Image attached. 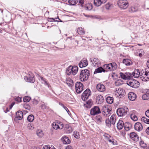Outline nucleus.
<instances>
[{
	"instance_id": "obj_30",
	"label": "nucleus",
	"mask_w": 149,
	"mask_h": 149,
	"mask_svg": "<svg viewBox=\"0 0 149 149\" xmlns=\"http://www.w3.org/2000/svg\"><path fill=\"white\" fill-rule=\"evenodd\" d=\"M105 3L102 0H94V5L97 6H100L102 4Z\"/></svg>"
},
{
	"instance_id": "obj_49",
	"label": "nucleus",
	"mask_w": 149,
	"mask_h": 149,
	"mask_svg": "<svg viewBox=\"0 0 149 149\" xmlns=\"http://www.w3.org/2000/svg\"><path fill=\"white\" fill-rule=\"evenodd\" d=\"M120 75L122 79L124 80L127 79L125 73L120 72Z\"/></svg>"
},
{
	"instance_id": "obj_13",
	"label": "nucleus",
	"mask_w": 149,
	"mask_h": 149,
	"mask_svg": "<svg viewBox=\"0 0 149 149\" xmlns=\"http://www.w3.org/2000/svg\"><path fill=\"white\" fill-rule=\"evenodd\" d=\"M142 71L140 72L139 69H135L134 72H132V77H134L135 78H137L139 77H140L141 75V73Z\"/></svg>"
},
{
	"instance_id": "obj_43",
	"label": "nucleus",
	"mask_w": 149,
	"mask_h": 149,
	"mask_svg": "<svg viewBox=\"0 0 149 149\" xmlns=\"http://www.w3.org/2000/svg\"><path fill=\"white\" fill-rule=\"evenodd\" d=\"M127 79H130L132 77V73L130 72H125V73Z\"/></svg>"
},
{
	"instance_id": "obj_24",
	"label": "nucleus",
	"mask_w": 149,
	"mask_h": 149,
	"mask_svg": "<svg viewBox=\"0 0 149 149\" xmlns=\"http://www.w3.org/2000/svg\"><path fill=\"white\" fill-rule=\"evenodd\" d=\"M123 62L127 66L131 65L132 64V61L131 60L127 58L123 59Z\"/></svg>"
},
{
	"instance_id": "obj_34",
	"label": "nucleus",
	"mask_w": 149,
	"mask_h": 149,
	"mask_svg": "<svg viewBox=\"0 0 149 149\" xmlns=\"http://www.w3.org/2000/svg\"><path fill=\"white\" fill-rule=\"evenodd\" d=\"M116 119V116L115 115H112L110 119L112 124L114 125L115 124Z\"/></svg>"
},
{
	"instance_id": "obj_46",
	"label": "nucleus",
	"mask_w": 149,
	"mask_h": 149,
	"mask_svg": "<svg viewBox=\"0 0 149 149\" xmlns=\"http://www.w3.org/2000/svg\"><path fill=\"white\" fill-rule=\"evenodd\" d=\"M139 144L141 147L145 148L146 147V143L143 141H141L139 142Z\"/></svg>"
},
{
	"instance_id": "obj_62",
	"label": "nucleus",
	"mask_w": 149,
	"mask_h": 149,
	"mask_svg": "<svg viewBox=\"0 0 149 149\" xmlns=\"http://www.w3.org/2000/svg\"><path fill=\"white\" fill-rule=\"evenodd\" d=\"M145 115L146 116L149 118V109L146 111L145 112Z\"/></svg>"
},
{
	"instance_id": "obj_59",
	"label": "nucleus",
	"mask_w": 149,
	"mask_h": 149,
	"mask_svg": "<svg viewBox=\"0 0 149 149\" xmlns=\"http://www.w3.org/2000/svg\"><path fill=\"white\" fill-rule=\"evenodd\" d=\"M111 6V4L109 3H108L106 4L105 6L107 10H109L110 9V8Z\"/></svg>"
},
{
	"instance_id": "obj_4",
	"label": "nucleus",
	"mask_w": 149,
	"mask_h": 149,
	"mask_svg": "<svg viewBox=\"0 0 149 149\" xmlns=\"http://www.w3.org/2000/svg\"><path fill=\"white\" fill-rule=\"evenodd\" d=\"M25 81L28 82L33 83L35 81L34 75L31 72H29L26 76L24 77Z\"/></svg>"
},
{
	"instance_id": "obj_39",
	"label": "nucleus",
	"mask_w": 149,
	"mask_h": 149,
	"mask_svg": "<svg viewBox=\"0 0 149 149\" xmlns=\"http://www.w3.org/2000/svg\"><path fill=\"white\" fill-rule=\"evenodd\" d=\"M34 118V116L32 114H31L28 116L27 119L29 122H32Z\"/></svg>"
},
{
	"instance_id": "obj_32",
	"label": "nucleus",
	"mask_w": 149,
	"mask_h": 149,
	"mask_svg": "<svg viewBox=\"0 0 149 149\" xmlns=\"http://www.w3.org/2000/svg\"><path fill=\"white\" fill-rule=\"evenodd\" d=\"M144 54V52L143 49H139L137 50L136 54V56H139V57H142Z\"/></svg>"
},
{
	"instance_id": "obj_29",
	"label": "nucleus",
	"mask_w": 149,
	"mask_h": 149,
	"mask_svg": "<svg viewBox=\"0 0 149 149\" xmlns=\"http://www.w3.org/2000/svg\"><path fill=\"white\" fill-rule=\"evenodd\" d=\"M66 84L70 87H72L74 85L73 80L70 78H67L66 80Z\"/></svg>"
},
{
	"instance_id": "obj_28",
	"label": "nucleus",
	"mask_w": 149,
	"mask_h": 149,
	"mask_svg": "<svg viewBox=\"0 0 149 149\" xmlns=\"http://www.w3.org/2000/svg\"><path fill=\"white\" fill-rule=\"evenodd\" d=\"M61 139L63 143L64 144H68L70 142V140L66 136L62 137Z\"/></svg>"
},
{
	"instance_id": "obj_14",
	"label": "nucleus",
	"mask_w": 149,
	"mask_h": 149,
	"mask_svg": "<svg viewBox=\"0 0 149 149\" xmlns=\"http://www.w3.org/2000/svg\"><path fill=\"white\" fill-rule=\"evenodd\" d=\"M134 128L138 132H140L142 130L143 127L141 123L137 122L134 124Z\"/></svg>"
},
{
	"instance_id": "obj_16",
	"label": "nucleus",
	"mask_w": 149,
	"mask_h": 149,
	"mask_svg": "<svg viewBox=\"0 0 149 149\" xmlns=\"http://www.w3.org/2000/svg\"><path fill=\"white\" fill-rule=\"evenodd\" d=\"M137 112L135 110H133L130 112V118L134 121H136L138 120L136 116Z\"/></svg>"
},
{
	"instance_id": "obj_19",
	"label": "nucleus",
	"mask_w": 149,
	"mask_h": 149,
	"mask_svg": "<svg viewBox=\"0 0 149 149\" xmlns=\"http://www.w3.org/2000/svg\"><path fill=\"white\" fill-rule=\"evenodd\" d=\"M88 65L87 60L85 58H83L79 64V66L80 68L85 67Z\"/></svg>"
},
{
	"instance_id": "obj_20",
	"label": "nucleus",
	"mask_w": 149,
	"mask_h": 149,
	"mask_svg": "<svg viewBox=\"0 0 149 149\" xmlns=\"http://www.w3.org/2000/svg\"><path fill=\"white\" fill-rule=\"evenodd\" d=\"M97 89L100 92H103L105 90V88L104 85L101 84H98L96 86Z\"/></svg>"
},
{
	"instance_id": "obj_27",
	"label": "nucleus",
	"mask_w": 149,
	"mask_h": 149,
	"mask_svg": "<svg viewBox=\"0 0 149 149\" xmlns=\"http://www.w3.org/2000/svg\"><path fill=\"white\" fill-rule=\"evenodd\" d=\"M102 72H105V70L103 67H100L95 69L94 73L95 74L98 73H101Z\"/></svg>"
},
{
	"instance_id": "obj_5",
	"label": "nucleus",
	"mask_w": 149,
	"mask_h": 149,
	"mask_svg": "<svg viewBox=\"0 0 149 149\" xmlns=\"http://www.w3.org/2000/svg\"><path fill=\"white\" fill-rule=\"evenodd\" d=\"M127 84L130 87L134 88H137L140 85V83L136 80H129L127 81Z\"/></svg>"
},
{
	"instance_id": "obj_31",
	"label": "nucleus",
	"mask_w": 149,
	"mask_h": 149,
	"mask_svg": "<svg viewBox=\"0 0 149 149\" xmlns=\"http://www.w3.org/2000/svg\"><path fill=\"white\" fill-rule=\"evenodd\" d=\"M124 128L126 131L129 130L131 127V124L129 123H125L124 124Z\"/></svg>"
},
{
	"instance_id": "obj_55",
	"label": "nucleus",
	"mask_w": 149,
	"mask_h": 149,
	"mask_svg": "<svg viewBox=\"0 0 149 149\" xmlns=\"http://www.w3.org/2000/svg\"><path fill=\"white\" fill-rule=\"evenodd\" d=\"M41 108L42 109H48L49 107H47L46 105L45 104H42L40 106Z\"/></svg>"
},
{
	"instance_id": "obj_21",
	"label": "nucleus",
	"mask_w": 149,
	"mask_h": 149,
	"mask_svg": "<svg viewBox=\"0 0 149 149\" xmlns=\"http://www.w3.org/2000/svg\"><path fill=\"white\" fill-rule=\"evenodd\" d=\"M129 99L131 101L134 100L136 97V94L133 92H130L128 94Z\"/></svg>"
},
{
	"instance_id": "obj_12",
	"label": "nucleus",
	"mask_w": 149,
	"mask_h": 149,
	"mask_svg": "<svg viewBox=\"0 0 149 149\" xmlns=\"http://www.w3.org/2000/svg\"><path fill=\"white\" fill-rule=\"evenodd\" d=\"M125 93V91L121 88H116V90L115 91L116 95L118 96H120V97L124 95Z\"/></svg>"
},
{
	"instance_id": "obj_61",
	"label": "nucleus",
	"mask_w": 149,
	"mask_h": 149,
	"mask_svg": "<svg viewBox=\"0 0 149 149\" xmlns=\"http://www.w3.org/2000/svg\"><path fill=\"white\" fill-rule=\"evenodd\" d=\"M59 104L60 105L63 107L65 110L67 111V110H68V109L66 107H65L63 104L61 103H59Z\"/></svg>"
},
{
	"instance_id": "obj_40",
	"label": "nucleus",
	"mask_w": 149,
	"mask_h": 149,
	"mask_svg": "<svg viewBox=\"0 0 149 149\" xmlns=\"http://www.w3.org/2000/svg\"><path fill=\"white\" fill-rule=\"evenodd\" d=\"M92 5L89 3L87 4L86 6H85L84 8L86 10H90L92 9Z\"/></svg>"
},
{
	"instance_id": "obj_8",
	"label": "nucleus",
	"mask_w": 149,
	"mask_h": 149,
	"mask_svg": "<svg viewBox=\"0 0 149 149\" xmlns=\"http://www.w3.org/2000/svg\"><path fill=\"white\" fill-rule=\"evenodd\" d=\"M101 112L100 109L98 106L93 107L90 110V114L93 116L97 115Z\"/></svg>"
},
{
	"instance_id": "obj_10",
	"label": "nucleus",
	"mask_w": 149,
	"mask_h": 149,
	"mask_svg": "<svg viewBox=\"0 0 149 149\" xmlns=\"http://www.w3.org/2000/svg\"><path fill=\"white\" fill-rule=\"evenodd\" d=\"M141 75L140 76V78H141L142 81H146L147 79H149V74L148 72H147L146 71L144 72L143 70H142V72H141Z\"/></svg>"
},
{
	"instance_id": "obj_57",
	"label": "nucleus",
	"mask_w": 149,
	"mask_h": 149,
	"mask_svg": "<svg viewBox=\"0 0 149 149\" xmlns=\"http://www.w3.org/2000/svg\"><path fill=\"white\" fill-rule=\"evenodd\" d=\"M110 142L113 145H117V141L115 140L113 138L111 139V141H110Z\"/></svg>"
},
{
	"instance_id": "obj_41",
	"label": "nucleus",
	"mask_w": 149,
	"mask_h": 149,
	"mask_svg": "<svg viewBox=\"0 0 149 149\" xmlns=\"http://www.w3.org/2000/svg\"><path fill=\"white\" fill-rule=\"evenodd\" d=\"M96 120L97 122L98 123H100L102 121L103 119L101 116H96Z\"/></svg>"
},
{
	"instance_id": "obj_17",
	"label": "nucleus",
	"mask_w": 149,
	"mask_h": 149,
	"mask_svg": "<svg viewBox=\"0 0 149 149\" xmlns=\"http://www.w3.org/2000/svg\"><path fill=\"white\" fill-rule=\"evenodd\" d=\"M23 117V113L21 111H19L16 113L15 120H20Z\"/></svg>"
},
{
	"instance_id": "obj_11",
	"label": "nucleus",
	"mask_w": 149,
	"mask_h": 149,
	"mask_svg": "<svg viewBox=\"0 0 149 149\" xmlns=\"http://www.w3.org/2000/svg\"><path fill=\"white\" fill-rule=\"evenodd\" d=\"M102 114L107 117H109L110 115V112L111 110L109 109L107 107L104 106L103 107Z\"/></svg>"
},
{
	"instance_id": "obj_47",
	"label": "nucleus",
	"mask_w": 149,
	"mask_h": 149,
	"mask_svg": "<svg viewBox=\"0 0 149 149\" xmlns=\"http://www.w3.org/2000/svg\"><path fill=\"white\" fill-rule=\"evenodd\" d=\"M31 98L30 97L26 96L24 97L23 98V101L25 102H28L30 101Z\"/></svg>"
},
{
	"instance_id": "obj_33",
	"label": "nucleus",
	"mask_w": 149,
	"mask_h": 149,
	"mask_svg": "<svg viewBox=\"0 0 149 149\" xmlns=\"http://www.w3.org/2000/svg\"><path fill=\"white\" fill-rule=\"evenodd\" d=\"M138 8L136 7L132 6L130 7L128 9L129 11L131 13L135 12L137 11Z\"/></svg>"
},
{
	"instance_id": "obj_56",
	"label": "nucleus",
	"mask_w": 149,
	"mask_h": 149,
	"mask_svg": "<svg viewBox=\"0 0 149 149\" xmlns=\"http://www.w3.org/2000/svg\"><path fill=\"white\" fill-rule=\"evenodd\" d=\"M53 148V146L50 145H47L45 146V147L44 148L45 149H51L52 148Z\"/></svg>"
},
{
	"instance_id": "obj_58",
	"label": "nucleus",
	"mask_w": 149,
	"mask_h": 149,
	"mask_svg": "<svg viewBox=\"0 0 149 149\" xmlns=\"http://www.w3.org/2000/svg\"><path fill=\"white\" fill-rule=\"evenodd\" d=\"M74 137L77 139H78L80 138V135H79L78 132H74Z\"/></svg>"
},
{
	"instance_id": "obj_36",
	"label": "nucleus",
	"mask_w": 149,
	"mask_h": 149,
	"mask_svg": "<svg viewBox=\"0 0 149 149\" xmlns=\"http://www.w3.org/2000/svg\"><path fill=\"white\" fill-rule=\"evenodd\" d=\"M36 134L40 137H41L44 135L42 130H38L36 132Z\"/></svg>"
},
{
	"instance_id": "obj_18",
	"label": "nucleus",
	"mask_w": 149,
	"mask_h": 149,
	"mask_svg": "<svg viewBox=\"0 0 149 149\" xmlns=\"http://www.w3.org/2000/svg\"><path fill=\"white\" fill-rule=\"evenodd\" d=\"M104 98L101 95H98L96 97V102L98 104H101L104 101Z\"/></svg>"
},
{
	"instance_id": "obj_1",
	"label": "nucleus",
	"mask_w": 149,
	"mask_h": 149,
	"mask_svg": "<svg viewBox=\"0 0 149 149\" xmlns=\"http://www.w3.org/2000/svg\"><path fill=\"white\" fill-rule=\"evenodd\" d=\"M117 65L115 63H112L106 64L103 66L104 69L105 70V72L109 71H114L117 68Z\"/></svg>"
},
{
	"instance_id": "obj_22",
	"label": "nucleus",
	"mask_w": 149,
	"mask_h": 149,
	"mask_svg": "<svg viewBox=\"0 0 149 149\" xmlns=\"http://www.w3.org/2000/svg\"><path fill=\"white\" fill-rule=\"evenodd\" d=\"M60 126H59L56 123H53L52 125L53 128L55 130H57L58 129H62L63 127L62 123H61L60 122Z\"/></svg>"
},
{
	"instance_id": "obj_53",
	"label": "nucleus",
	"mask_w": 149,
	"mask_h": 149,
	"mask_svg": "<svg viewBox=\"0 0 149 149\" xmlns=\"http://www.w3.org/2000/svg\"><path fill=\"white\" fill-rule=\"evenodd\" d=\"M24 107L25 109L28 110H29L31 109L30 106L27 104H25L24 105Z\"/></svg>"
},
{
	"instance_id": "obj_63",
	"label": "nucleus",
	"mask_w": 149,
	"mask_h": 149,
	"mask_svg": "<svg viewBox=\"0 0 149 149\" xmlns=\"http://www.w3.org/2000/svg\"><path fill=\"white\" fill-rule=\"evenodd\" d=\"M38 101L37 100H33V104H38Z\"/></svg>"
},
{
	"instance_id": "obj_15",
	"label": "nucleus",
	"mask_w": 149,
	"mask_h": 149,
	"mask_svg": "<svg viewBox=\"0 0 149 149\" xmlns=\"http://www.w3.org/2000/svg\"><path fill=\"white\" fill-rule=\"evenodd\" d=\"M130 137L133 141H137L139 140V137L138 135L134 132H132L130 134Z\"/></svg>"
},
{
	"instance_id": "obj_7",
	"label": "nucleus",
	"mask_w": 149,
	"mask_h": 149,
	"mask_svg": "<svg viewBox=\"0 0 149 149\" xmlns=\"http://www.w3.org/2000/svg\"><path fill=\"white\" fill-rule=\"evenodd\" d=\"M75 86L76 91L77 93H80L83 91L84 86L82 83L77 82L75 83Z\"/></svg>"
},
{
	"instance_id": "obj_9",
	"label": "nucleus",
	"mask_w": 149,
	"mask_h": 149,
	"mask_svg": "<svg viewBox=\"0 0 149 149\" xmlns=\"http://www.w3.org/2000/svg\"><path fill=\"white\" fill-rule=\"evenodd\" d=\"M91 95V91L88 89H87L83 92L82 96V99L83 100H85L88 99V97Z\"/></svg>"
},
{
	"instance_id": "obj_2",
	"label": "nucleus",
	"mask_w": 149,
	"mask_h": 149,
	"mask_svg": "<svg viewBox=\"0 0 149 149\" xmlns=\"http://www.w3.org/2000/svg\"><path fill=\"white\" fill-rule=\"evenodd\" d=\"M90 75L89 71L87 69H84L81 71L80 75V79L81 81L87 80Z\"/></svg>"
},
{
	"instance_id": "obj_3",
	"label": "nucleus",
	"mask_w": 149,
	"mask_h": 149,
	"mask_svg": "<svg viewBox=\"0 0 149 149\" xmlns=\"http://www.w3.org/2000/svg\"><path fill=\"white\" fill-rule=\"evenodd\" d=\"M128 111V109L126 107L120 108L117 109V113L118 115L120 117L125 116Z\"/></svg>"
},
{
	"instance_id": "obj_60",
	"label": "nucleus",
	"mask_w": 149,
	"mask_h": 149,
	"mask_svg": "<svg viewBox=\"0 0 149 149\" xmlns=\"http://www.w3.org/2000/svg\"><path fill=\"white\" fill-rule=\"evenodd\" d=\"M104 137L105 139L106 140L109 139V138H111V137L108 134H105L104 135Z\"/></svg>"
},
{
	"instance_id": "obj_52",
	"label": "nucleus",
	"mask_w": 149,
	"mask_h": 149,
	"mask_svg": "<svg viewBox=\"0 0 149 149\" xmlns=\"http://www.w3.org/2000/svg\"><path fill=\"white\" fill-rule=\"evenodd\" d=\"M66 127H67V128L66 129V130L67 131L68 133H70L72 132V130L71 128L70 127H69L68 125H67Z\"/></svg>"
},
{
	"instance_id": "obj_42",
	"label": "nucleus",
	"mask_w": 149,
	"mask_h": 149,
	"mask_svg": "<svg viewBox=\"0 0 149 149\" xmlns=\"http://www.w3.org/2000/svg\"><path fill=\"white\" fill-rule=\"evenodd\" d=\"M105 123L107 126L109 127H111L112 123L111 122L109 118L106 119L105 120Z\"/></svg>"
},
{
	"instance_id": "obj_64",
	"label": "nucleus",
	"mask_w": 149,
	"mask_h": 149,
	"mask_svg": "<svg viewBox=\"0 0 149 149\" xmlns=\"http://www.w3.org/2000/svg\"><path fill=\"white\" fill-rule=\"evenodd\" d=\"M146 132L147 134L149 135V127L146 129Z\"/></svg>"
},
{
	"instance_id": "obj_25",
	"label": "nucleus",
	"mask_w": 149,
	"mask_h": 149,
	"mask_svg": "<svg viewBox=\"0 0 149 149\" xmlns=\"http://www.w3.org/2000/svg\"><path fill=\"white\" fill-rule=\"evenodd\" d=\"M78 67L76 66H74L72 67L71 66V70L72 73L73 75H75L78 71Z\"/></svg>"
},
{
	"instance_id": "obj_38",
	"label": "nucleus",
	"mask_w": 149,
	"mask_h": 149,
	"mask_svg": "<svg viewBox=\"0 0 149 149\" xmlns=\"http://www.w3.org/2000/svg\"><path fill=\"white\" fill-rule=\"evenodd\" d=\"M71 72V66H70L67 68L66 71V73L68 75H70L72 74Z\"/></svg>"
},
{
	"instance_id": "obj_44",
	"label": "nucleus",
	"mask_w": 149,
	"mask_h": 149,
	"mask_svg": "<svg viewBox=\"0 0 149 149\" xmlns=\"http://www.w3.org/2000/svg\"><path fill=\"white\" fill-rule=\"evenodd\" d=\"M77 0H69L68 2L70 5H74L77 3Z\"/></svg>"
},
{
	"instance_id": "obj_51",
	"label": "nucleus",
	"mask_w": 149,
	"mask_h": 149,
	"mask_svg": "<svg viewBox=\"0 0 149 149\" xmlns=\"http://www.w3.org/2000/svg\"><path fill=\"white\" fill-rule=\"evenodd\" d=\"M27 128L29 130H32L34 128V127L33 124L30 123L28 124Z\"/></svg>"
},
{
	"instance_id": "obj_54",
	"label": "nucleus",
	"mask_w": 149,
	"mask_h": 149,
	"mask_svg": "<svg viewBox=\"0 0 149 149\" xmlns=\"http://www.w3.org/2000/svg\"><path fill=\"white\" fill-rule=\"evenodd\" d=\"M15 100L17 102H20L22 101V98L20 97H15Z\"/></svg>"
},
{
	"instance_id": "obj_35",
	"label": "nucleus",
	"mask_w": 149,
	"mask_h": 149,
	"mask_svg": "<svg viewBox=\"0 0 149 149\" xmlns=\"http://www.w3.org/2000/svg\"><path fill=\"white\" fill-rule=\"evenodd\" d=\"M77 32L79 34L83 35L85 34V31L84 28L82 27H79L78 29Z\"/></svg>"
},
{
	"instance_id": "obj_23",
	"label": "nucleus",
	"mask_w": 149,
	"mask_h": 149,
	"mask_svg": "<svg viewBox=\"0 0 149 149\" xmlns=\"http://www.w3.org/2000/svg\"><path fill=\"white\" fill-rule=\"evenodd\" d=\"M124 124L123 120H119L117 123V127L118 129L119 130L122 129L124 127Z\"/></svg>"
},
{
	"instance_id": "obj_50",
	"label": "nucleus",
	"mask_w": 149,
	"mask_h": 149,
	"mask_svg": "<svg viewBox=\"0 0 149 149\" xmlns=\"http://www.w3.org/2000/svg\"><path fill=\"white\" fill-rule=\"evenodd\" d=\"M42 81H43L44 82V84L47 85V86L48 87H49V84L47 82V81L45 80V79L42 77H40Z\"/></svg>"
},
{
	"instance_id": "obj_48",
	"label": "nucleus",
	"mask_w": 149,
	"mask_h": 149,
	"mask_svg": "<svg viewBox=\"0 0 149 149\" xmlns=\"http://www.w3.org/2000/svg\"><path fill=\"white\" fill-rule=\"evenodd\" d=\"M142 98L144 100H147L149 99V94L147 93L143 95Z\"/></svg>"
},
{
	"instance_id": "obj_37",
	"label": "nucleus",
	"mask_w": 149,
	"mask_h": 149,
	"mask_svg": "<svg viewBox=\"0 0 149 149\" xmlns=\"http://www.w3.org/2000/svg\"><path fill=\"white\" fill-rule=\"evenodd\" d=\"M106 101L108 103L112 104L113 102V98L110 96L107 97L106 98Z\"/></svg>"
},
{
	"instance_id": "obj_6",
	"label": "nucleus",
	"mask_w": 149,
	"mask_h": 149,
	"mask_svg": "<svg viewBox=\"0 0 149 149\" xmlns=\"http://www.w3.org/2000/svg\"><path fill=\"white\" fill-rule=\"evenodd\" d=\"M118 4L122 9H126L129 6L128 2L126 0H119L118 1Z\"/></svg>"
},
{
	"instance_id": "obj_45",
	"label": "nucleus",
	"mask_w": 149,
	"mask_h": 149,
	"mask_svg": "<svg viewBox=\"0 0 149 149\" xmlns=\"http://www.w3.org/2000/svg\"><path fill=\"white\" fill-rule=\"evenodd\" d=\"M141 121L144 123L149 124V119L145 117H143L141 118Z\"/></svg>"
},
{
	"instance_id": "obj_26",
	"label": "nucleus",
	"mask_w": 149,
	"mask_h": 149,
	"mask_svg": "<svg viewBox=\"0 0 149 149\" xmlns=\"http://www.w3.org/2000/svg\"><path fill=\"white\" fill-rule=\"evenodd\" d=\"M93 102L91 100H89L86 102V103L84 104L85 107L87 108H90L93 105Z\"/></svg>"
}]
</instances>
